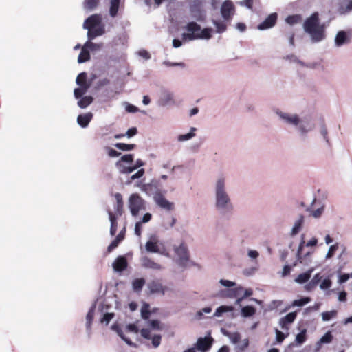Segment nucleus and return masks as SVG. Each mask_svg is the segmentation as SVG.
<instances>
[{
  "mask_svg": "<svg viewBox=\"0 0 352 352\" xmlns=\"http://www.w3.org/2000/svg\"><path fill=\"white\" fill-rule=\"evenodd\" d=\"M304 29L311 36L312 41L319 42L324 38V26L320 25L318 12L313 13L304 23Z\"/></svg>",
  "mask_w": 352,
  "mask_h": 352,
  "instance_id": "nucleus-1",
  "label": "nucleus"
},
{
  "mask_svg": "<svg viewBox=\"0 0 352 352\" xmlns=\"http://www.w3.org/2000/svg\"><path fill=\"white\" fill-rule=\"evenodd\" d=\"M187 32L182 34V39L184 41H193L197 39H210L212 37V29L205 28L201 29V25L192 21L184 27Z\"/></svg>",
  "mask_w": 352,
  "mask_h": 352,
  "instance_id": "nucleus-2",
  "label": "nucleus"
},
{
  "mask_svg": "<svg viewBox=\"0 0 352 352\" xmlns=\"http://www.w3.org/2000/svg\"><path fill=\"white\" fill-rule=\"evenodd\" d=\"M253 292L252 289H244L243 287L239 286L234 288H228L221 291V296L225 298H236V303L239 304L243 299L252 296Z\"/></svg>",
  "mask_w": 352,
  "mask_h": 352,
  "instance_id": "nucleus-3",
  "label": "nucleus"
},
{
  "mask_svg": "<svg viewBox=\"0 0 352 352\" xmlns=\"http://www.w3.org/2000/svg\"><path fill=\"white\" fill-rule=\"evenodd\" d=\"M224 188V179H218L216 185V206L217 208H226L230 204V198Z\"/></svg>",
  "mask_w": 352,
  "mask_h": 352,
  "instance_id": "nucleus-4",
  "label": "nucleus"
},
{
  "mask_svg": "<svg viewBox=\"0 0 352 352\" xmlns=\"http://www.w3.org/2000/svg\"><path fill=\"white\" fill-rule=\"evenodd\" d=\"M129 208L131 214L136 217L141 210H146V201L138 193H133L129 198Z\"/></svg>",
  "mask_w": 352,
  "mask_h": 352,
  "instance_id": "nucleus-5",
  "label": "nucleus"
},
{
  "mask_svg": "<svg viewBox=\"0 0 352 352\" xmlns=\"http://www.w3.org/2000/svg\"><path fill=\"white\" fill-rule=\"evenodd\" d=\"M174 252L177 256L178 265L182 267L186 266L190 258L187 245L184 243H182L179 246L174 247Z\"/></svg>",
  "mask_w": 352,
  "mask_h": 352,
  "instance_id": "nucleus-6",
  "label": "nucleus"
},
{
  "mask_svg": "<svg viewBox=\"0 0 352 352\" xmlns=\"http://www.w3.org/2000/svg\"><path fill=\"white\" fill-rule=\"evenodd\" d=\"M153 199L160 208L165 210L171 211L175 208L174 204L167 200L161 192H156L153 195Z\"/></svg>",
  "mask_w": 352,
  "mask_h": 352,
  "instance_id": "nucleus-7",
  "label": "nucleus"
},
{
  "mask_svg": "<svg viewBox=\"0 0 352 352\" xmlns=\"http://www.w3.org/2000/svg\"><path fill=\"white\" fill-rule=\"evenodd\" d=\"M235 8L231 1H225L221 8V13L223 18L226 20H230L234 13Z\"/></svg>",
  "mask_w": 352,
  "mask_h": 352,
  "instance_id": "nucleus-8",
  "label": "nucleus"
},
{
  "mask_svg": "<svg viewBox=\"0 0 352 352\" xmlns=\"http://www.w3.org/2000/svg\"><path fill=\"white\" fill-rule=\"evenodd\" d=\"M147 287L151 294H157L160 295H164L167 289L159 280L150 281L147 285Z\"/></svg>",
  "mask_w": 352,
  "mask_h": 352,
  "instance_id": "nucleus-9",
  "label": "nucleus"
},
{
  "mask_svg": "<svg viewBox=\"0 0 352 352\" xmlns=\"http://www.w3.org/2000/svg\"><path fill=\"white\" fill-rule=\"evenodd\" d=\"M102 24V17L100 14H95L89 16L85 21L83 27L85 29L98 28Z\"/></svg>",
  "mask_w": 352,
  "mask_h": 352,
  "instance_id": "nucleus-10",
  "label": "nucleus"
},
{
  "mask_svg": "<svg viewBox=\"0 0 352 352\" xmlns=\"http://www.w3.org/2000/svg\"><path fill=\"white\" fill-rule=\"evenodd\" d=\"M278 15L276 13L270 14L262 23L258 25V29L261 30L272 28L275 25Z\"/></svg>",
  "mask_w": 352,
  "mask_h": 352,
  "instance_id": "nucleus-11",
  "label": "nucleus"
},
{
  "mask_svg": "<svg viewBox=\"0 0 352 352\" xmlns=\"http://www.w3.org/2000/svg\"><path fill=\"white\" fill-rule=\"evenodd\" d=\"M297 313L296 311L290 312L285 316L280 318L279 324L283 329L288 330L289 325L291 324L296 319Z\"/></svg>",
  "mask_w": 352,
  "mask_h": 352,
  "instance_id": "nucleus-12",
  "label": "nucleus"
},
{
  "mask_svg": "<svg viewBox=\"0 0 352 352\" xmlns=\"http://www.w3.org/2000/svg\"><path fill=\"white\" fill-rule=\"evenodd\" d=\"M212 338H199L196 343L197 349L206 351L210 349L212 346Z\"/></svg>",
  "mask_w": 352,
  "mask_h": 352,
  "instance_id": "nucleus-13",
  "label": "nucleus"
},
{
  "mask_svg": "<svg viewBox=\"0 0 352 352\" xmlns=\"http://www.w3.org/2000/svg\"><path fill=\"white\" fill-rule=\"evenodd\" d=\"M159 104L161 106H166L168 104H175L173 94L166 90L162 91L159 99Z\"/></svg>",
  "mask_w": 352,
  "mask_h": 352,
  "instance_id": "nucleus-14",
  "label": "nucleus"
},
{
  "mask_svg": "<svg viewBox=\"0 0 352 352\" xmlns=\"http://www.w3.org/2000/svg\"><path fill=\"white\" fill-rule=\"evenodd\" d=\"M142 265L145 268L153 269L155 270H160L162 269V266L158 263L155 262L153 259L144 256L141 259Z\"/></svg>",
  "mask_w": 352,
  "mask_h": 352,
  "instance_id": "nucleus-15",
  "label": "nucleus"
},
{
  "mask_svg": "<svg viewBox=\"0 0 352 352\" xmlns=\"http://www.w3.org/2000/svg\"><path fill=\"white\" fill-rule=\"evenodd\" d=\"M127 260L124 256H118L113 263V269L117 272H122L127 267Z\"/></svg>",
  "mask_w": 352,
  "mask_h": 352,
  "instance_id": "nucleus-16",
  "label": "nucleus"
},
{
  "mask_svg": "<svg viewBox=\"0 0 352 352\" xmlns=\"http://www.w3.org/2000/svg\"><path fill=\"white\" fill-rule=\"evenodd\" d=\"M115 198L116 199V204L114 207L116 215L117 216H122L124 213V202L122 196L120 193L117 192L115 195Z\"/></svg>",
  "mask_w": 352,
  "mask_h": 352,
  "instance_id": "nucleus-17",
  "label": "nucleus"
},
{
  "mask_svg": "<svg viewBox=\"0 0 352 352\" xmlns=\"http://www.w3.org/2000/svg\"><path fill=\"white\" fill-rule=\"evenodd\" d=\"M93 118V114L91 112L80 114L77 118L78 124L82 128H85L88 126Z\"/></svg>",
  "mask_w": 352,
  "mask_h": 352,
  "instance_id": "nucleus-18",
  "label": "nucleus"
},
{
  "mask_svg": "<svg viewBox=\"0 0 352 352\" xmlns=\"http://www.w3.org/2000/svg\"><path fill=\"white\" fill-rule=\"evenodd\" d=\"M304 243L305 242L302 241L298 247V252H297V257H298V261H299V262L300 263L307 265L309 263H311V259H310L311 253L307 252V254H305V255L303 257L301 256L302 250L303 248Z\"/></svg>",
  "mask_w": 352,
  "mask_h": 352,
  "instance_id": "nucleus-19",
  "label": "nucleus"
},
{
  "mask_svg": "<svg viewBox=\"0 0 352 352\" xmlns=\"http://www.w3.org/2000/svg\"><path fill=\"white\" fill-rule=\"evenodd\" d=\"M147 252L157 253L160 252L158 241L155 237L151 238L145 245Z\"/></svg>",
  "mask_w": 352,
  "mask_h": 352,
  "instance_id": "nucleus-20",
  "label": "nucleus"
},
{
  "mask_svg": "<svg viewBox=\"0 0 352 352\" xmlns=\"http://www.w3.org/2000/svg\"><path fill=\"white\" fill-rule=\"evenodd\" d=\"M87 36L89 39H94L96 36L102 35L104 30V25H100L98 28H88Z\"/></svg>",
  "mask_w": 352,
  "mask_h": 352,
  "instance_id": "nucleus-21",
  "label": "nucleus"
},
{
  "mask_svg": "<svg viewBox=\"0 0 352 352\" xmlns=\"http://www.w3.org/2000/svg\"><path fill=\"white\" fill-rule=\"evenodd\" d=\"M109 221L111 222L110 234L114 236L116 234L118 228L117 217L111 211H108Z\"/></svg>",
  "mask_w": 352,
  "mask_h": 352,
  "instance_id": "nucleus-22",
  "label": "nucleus"
},
{
  "mask_svg": "<svg viewBox=\"0 0 352 352\" xmlns=\"http://www.w3.org/2000/svg\"><path fill=\"white\" fill-rule=\"evenodd\" d=\"M124 232L125 230L123 231H121L118 236L116 237V239L110 243V245L107 248L108 252H111L113 249H115L120 242H121L124 238Z\"/></svg>",
  "mask_w": 352,
  "mask_h": 352,
  "instance_id": "nucleus-23",
  "label": "nucleus"
},
{
  "mask_svg": "<svg viewBox=\"0 0 352 352\" xmlns=\"http://www.w3.org/2000/svg\"><path fill=\"white\" fill-rule=\"evenodd\" d=\"M314 271V268H311L306 272L300 274L296 278V281L298 283H305L307 282L311 278V274Z\"/></svg>",
  "mask_w": 352,
  "mask_h": 352,
  "instance_id": "nucleus-24",
  "label": "nucleus"
},
{
  "mask_svg": "<svg viewBox=\"0 0 352 352\" xmlns=\"http://www.w3.org/2000/svg\"><path fill=\"white\" fill-rule=\"evenodd\" d=\"M348 41L346 32L342 30L339 31L336 36L335 42L338 46H341Z\"/></svg>",
  "mask_w": 352,
  "mask_h": 352,
  "instance_id": "nucleus-25",
  "label": "nucleus"
},
{
  "mask_svg": "<svg viewBox=\"0 0 352 352\" xmlns=\"http://www.w3.org/2000/svg\"><path fill=\"white\" fill-rule=\"evenodd\" d=\"M87 74L86 72L79 74L76 78V84L80 87H89V84L87 82Z\"/></svg>",
  "mask_w": 352,
  "mask_h": 352,
  "instance_id": "nucleus-26",
  "label": "nucleus"
},
{
  "mask_svg": "<svg viewBox=\"0 0 352 352\" xmlns=\"http://www.w3.org/2000/svg\"><path fill=\"white\" fill-rule=\"evenodd\" d=\"M111 329H112L113 330L116 331L117 332V333L118 334V336H120V338H122V340H124V341L127 344H129V346H132V345L133 344V342H131V340L129 338H126V337L124 336V333H123L122 330L121 329V328L119 327V325H118V324H115L112 325Z\"/></svg>",
  "mask_w": 352,
  "mask_h": 352,
  "instance_id": "nucleus-27",
  "label": "nucleus"
},
{
  "mask_svg": "<svg viewBox=\"0 0 352 352\" xmlns=\"http://www.w3.org/2000/svg\"><path fill=\"white\" fill-rule=\"evenodd\" d=\"M145 283L146 280L143 278H136L133 280V281L132 282L133 289L136 292L142 291L144 285H145Z\"/></svg>",
  "mask_w": 352,
  "mask_h": 352,
  "instance_id": "nucleus-28",
  "label": "nucleus"
},
{
  "mask_svg": "<svg viewBox=\"0 0 352 352\" xmlns=\"http://www.w3.org/2000/svg\"><path fill=\"white\" fill-rule=\"evenodd\" d=\"M120 0H111V6L109 9V14L112 17H115L118 14Z\"/></svg>",
  "mask_w": 352,
  "mask_h": 352,
  "instance_id": "nucleus-29",
  "label": "nucleus"
},
{
  "mask_svg": "<svg viewBox=\"0 0 352 352\" xmlns=\"http://www.w3.org/2000/svg\"><path fill=\"white\" fill-rule=\"evenodd\" d=\"M94 98L91 96H84L78 102V105L81 109H85L92 103Z\"/></svg>",
  "mask_w": 352,
  "mask_h": 352,
  "instance_id": "nucleus-30",
  "label": "nucleus"
},
{
  "mask_svg": "<svg viewBox=\"0 0 352 352\" xmlns=\"http://www.w3.org/2000/svg\"><path fill=\"white\" fill-rule=\"evenodd\" d=\"M90 59V54L87 49L83 47L78 57L79 63H85Z\"/></svg>",
  "mask_w": 352,
  "mask_h": 352,
  "instance_id": "nucleus-31",
  "label": "nucleus"
},
{
  "mask_svg": "<svg viewBox=\"0 0 352 352\" xmlns=\"http://www.w3.org/2000/svg\"><path fill=\"white\" fill-rule=\"evenodd\" d=\"M233 310L234 307L232 306L221 305L216 309L214 316L219 317L222 316L223 313L232 311Z\"/></svg>",
  "mask_w": 352,
  "mask_h": 352,
  "instance_id": "nucleus-32",
  "label": "nucleus"
},
{
  "mask_svg": "<svg viewBox=\"0 0 352 352\" xmlns=\"http://www.w3.org/2000/svg\"><path fill=\"white\" fill-rule=\"evenodd\" d=\"M256 309L253 306H245L241 309V314L244 317H250L254 315Z\"/></svg>",
  "mask_w": 352,
  "mask_h": 352,
  "instance_id": "nucleus-33",
  "label": "nucleus"
},
{
  "mask_svg": "<svg viewBox=\"0 0 352 352\" xmlns=\"http://www.w3.org/2000/svg\"><path fill=\"white\" fill-rule=\"evenodd\" d=\"M150 305L147 302H144L141 307V316L144 320H148L151 315Z\"/></svg>",
  "mask_w": 352,
  "mask_h": 352,
  "instance_id": "nucleus-34",
  "label": "nucleus"
},
{
  "mask_svg": "<svg viewBox=\"0 0 352 352\" xmlns=\"http://www.w3.org/2000/svg\"><path fill=\"white\" fill-rule=\"evenodd\" d=\"M281 117L288 123L292 124L294 125H297L299 122V118L298 116L294 115L292 116H289L287 114H283Z\"/></svg>",
  "mask_w": 352,
  "mask_h": 352,
  "instance_id": "nucleus-35",
  "label": "nucleus"
},
{
  "mask_svg": "<svg viewBox=\"0 0 352 352\" xmlns=\"http://www.w3.org/2000/svg\"><path fill=\"white\" fill-rule=\"evenodd\" d=\"M306 339H307V330L303 329L302 331H301L299 333H298L296 335L295 340L298 344L300 345L306 341Z\"/></svg>",
  "mask_w": 352,
  "mask_h": 352,
  "instance_id": "nucleus-36",
  "label": "nucleus"
},
{
  "mask_svg": "<svg viewBox=\"0 0 352 352\" xmlns=\"http://www.w3.org/2000/svg\"><path fill=\"white\" fill-rule=\"evenodd\" d=\"M99 3V0H85L84 7L85 9L92 10L96 8Z\"/></svg>",
  "mask_w": 352,
  "mask_h": 352,
  "instance_id": "nucleus-37",
  "label": "nucleus"
},
{
  "mask_svg": "<svg viewBox=\"0 0 352 352\" xmlns=\"http://www.w3.org/2000/svg\"><path fill=\"white\" fill-rule=\"evenodd\" d=\"M195 130H196V129L192 127V128H191L190 131L188 133L184 134V135H179L177 138L179 142H184V141H186V140L191 139L192 138H193L195 135V134L194 133V131Z\"/></svg>",
  "mask_w": 352,
  "mask_h": 352,
  "instance_id": "nucleus-38",
  "label": "nucleus"
},
{
  "mask_svg": "<svg viewBox=\"0 0 352 352\" xmlns=\"http://www.w3.org/2000/svg\"><path fill=\"white\" fill-rule=\"evenodd\" d=\"M133 162V155L126 154L123 155L120 160L116 163L118 167H121V162L132 163Z\"/></svg>",
  "mask_w": 352,
  "mask_h": 352,
  "instance_id": "nucleus-39",
  "label": "nucleus"
},
{
  "mask_svg": "<svg viewBox=\"0 0 352 352\" xmlns=\"http://www.w3.org/2000/svg\"><path fill=\"white\" fill-rule=\"evenodd\" d=\"M115 146L122 151H131L136 146L135 144H127L124 143H116Z\"/></svg>",
  "mask_w": 352,
  "mask_h": 352,
  "instance_id": "nucleus-40",
  "label": "nucleus"
},
{
  "mask_svg": "<svg viewBox=\"0 0 352 352\" xmlns=\"http://www.w3.org/2000/svg\"><path fill=\"white\" fill-rule=\"evenodd\" d=\"M311 301L310 297H303L298 300H295L292 302V306H298L301 307L303 306L307 303H309Z\"/></svg>",
  "mask_w": 352,
  "mask_h": 352,
  "instance_id": "nucleus-41",
  "label": "nucleus"
},
{
  "mask_svg": "<svg viewBox=\"0 0 352 352\" xmlns=\"http://www.w3.org/2000/svg\"><path fill=\"white\" fill-rule=\"evenodd\" d=\"M303 216H300V219L295 223V225L292 230V235H295L298 233L303 223Z\"/></svg>",
  "mask_w": 352,
  "mask_h": 352,
  "instance_id": "nucleus-42",
  "label": "nucleus"
},
{
  "mask_svg": "<svg viewBox=\"0 0 352 352\" xmlns=\"http://www.w3.org/2000/svg\"><path fill=\"white\" fill-rule=\"evenodd\" d=\"M337 311L336 310L330 311H324L322 314V318L324 321H329L332 318L336 316Z\"/></svg>",
  "mask_w": 352,
  "mask_h": 352,
  "instance_id": "nucleus-43",
  "label": "nucleus"
},
{
  "mask_svg": "<svg viewBox=\"0 0 352 352\" xmlns=\"http://www.w3.org/2000/svg\"><path fill=\"white\" fill-rule=\"evenodd\" d=\"M214 25L217 28V32L222 33L225 32L227 29L226 24L222 21H214Z\"/></svg>",
  "mask_w": 352,
  "mask_h": 352,
  "instance_id": "nucleus-44",
  "label": "nucleus"
},
{
  "mask_svg": "<svg viewBox=\"0 0 352 352\" xmlns=\"http://www.w3.org/2000/svg\"><path fill=\"white\" fill-rule=\"evenodd\" d=\"M89 88H87L85 87H80L78 88H76L74 91V96L76 98H81L87 91Z\"/></svg>",
  "mask_w": 352,
  "mask_h": 352,
  "instance_id": "nucleus-45",
  "label": "nucleus"
},
{
  "mask_svg": "<svg viewBox=\"0 0 352 352\" xmlns=\"http://www.w3.org/2000/svg\"><path fill=\"white\" fill-rule=\"evenodd\" d=\"M285 36L289 39V44L292 46L294 45V36L295 34L289 28V30L285 31Z\"/></svg>",
  "mask_w": 352,
  "mask_h": 352,
  "instance_id": "nucleus-46",
  "label": "nucleus"
},
{
  "mask_svg": "<svg viewBox=\"0 0 352 352\" xmlns=\"http://www.w3.org/2000/svg\"><path fill=\"white\" fill-rule=\"evenodd\" d=\"M94 316V308H91V309H89V311H88L87 316H86L87 326L88 329H90V327H91V324L92 323Z\"/></svg>",
  "mask_w": 352,
  "mask_h": 352,
  "instance_id": "nucleus-47",
  "label": "nucleus"
},
{
  "mask_svg": "<svg viewBox=\"0 0 352 352\" xmlns=\"http://www.w3.org/2000/svg\"><path fill=\"white\" fill-rule=\"evenodd\" d=\"M115 314L113 313H106L100 319V322L108 324L109 322L113 318Z\"/></svg>",
  "mask_w": 352,
  "mask_h": 352,
  "instance_id": "nucleus-48",
  "label": "nucleus"
},
{
  "mask_svg": "<svg viewBox=\"0 0 352 352\" xmlns=\"http://www.w3.org/2000/svg\"><path fill=\"white\" fill-rule=\"evenodd\" d=\"M333 340V336L331 331L327 332L320 340L321 343H330Z\"/></svg>",
  "mask_w": 352,
  "mask_h": 352,
  "instance_id": "nucleus-49",
  "label": "nucleus"
},
{
  "mask_svg": "<svg viewBox=\"0 0 352 352\" xmlns=\"http://www.w3.org/2000/svg\"><path fill=\"white\" fill-rule=\"evenodd\" d=\"M332 281L330 278H327L324 279L320 285V287L322 289H327L331 287Z\"/></svg>",
  "mask_w": 352,
  "mask_h": 352,
  "instance_id": "nucleus-50",
  "label": "nucleus"
},
{
  "mask_svg": "<svg viewBox=\"0 0 352 352\" xmlns=\"http://www.w3.org/2000/svg\"><path fill=\"white\" fill-rule=\"evenodd\" d=\"M101 46H102L101 44H98V43H93L91 41H88L86 43V44L85 45L84 47L85 48H88L91 50H96L100 49L101 47Z\"/></svg>",
  "mask_w": 352,
  "mask_h": 352,
  "instance_id": "nucleus-51",
  "label": "nucleus"
},
{
  "mask_svg": "<svg viewBox=\"0 0 352 352\" xmlns=\"http://www.w3.org/2000/svg\"><path fill=\"white\" fill-rule=\"evenodd\" d=\"M300 16L292 15V16H289L286 19V21L287 23H289L290 25H293V24L297 23L300 21Z\"/></svg>",
  "mask_w": 352,
  "mask_h": 352,
  "instance_id": "nucleus-52",
  "label": "nucleus"
},
{
  "mask_svg": "<svg viewBox=\"0 0 352 352\" xmlns=\"http://www.w3.org/2000/svg\"><path fill=\"white\" fill-rule=\"evenodd\" d=\"M338 244L331 245L328 250V252L326 255V258H331L334 255V254H335L336 251L338 250Z\"/></svg>",
  "mask_w": 352,
  "mask_h": 352,
  "instance_id": "nucleus-53",
  "label": "nucleus"
},
{
  "mask_svg": "<svg viewBox=\"0 0 352 352\" xmlns=\"http://www.w3.org/2000/svg\"><path fill=\"white\" fill-rule=\"evenodd\" d=\"M120 168V172L122 173H124V174H129V173H131L132 172H133L135 170H136V167H134L133 166H122Z\"/></svg>",
  "mask_w": 352,
  "mask_h": 352,
  "instance_id": "nucleus-54",
  "label": "nucleus"
},
{
  "mask_svg": "<svg viewBox=\"0 0 352 352\" xmlns=\"http://www.w3.org/2000/svg\"><path fill=\"white\" fill-rule=\"evenodd\" d=\"M350 278H352V272L351 274H343L339 276L338 282L342 284L346 282Z\"/></svg>",
  "mask_w": 352,
  "mask_h": 352,
  "instance_id": "nucleus-55",
  "label": "nucleus"
},
{
  "mask_svg": "<svg viewBox=\"0 0 352 352\" xmlns=\"http://www.w3.org/2000/svg\"><path fill=\"white\" fill-rule=\"evenodd\" d=\"M230 338L231 340V341L234 343V344H236L238 343L240 340H241V335L238 332H234L233 333H231L230 336Z\"/></svg>",
  "mask_w": 352,
  "mask_h": 352,
  "instance_id": "nucleus-56",
  "label": "nucleus"
},
{
  "mask_svg": "<svg viewBox=\"0 0 352 352\" xmlns=\"http://www.w3.org/2000/svg\"><path fill=\"white\" fill-rule=\"evenodd\" d=\"M161 336L160 335H155L153 338H152V344L153 345L154 347H157L160 344V342H161Z\"/></svg>",
  "mask_w": 352,
  "mask_h": 352,
  "instance_id": "nucleus-57",
  "label": "nucleus"
},
{
  "mask_svg": "<svg viewBox=\"0 0 352 352\" xmlns=\"http://www.w3.org/2000/svg\"><path fill=\"white\" fill-rule=\"evenodd\" d=\"M220 283L222 285H223L225 287H234L236 285V283L234 282H232V281H230L228 280H224V279H221Z\"/></svg>",
  "mask_w": 352,
  "mask_h": 352,
  "instance_id": "nucleus-58",
  "label": "nucleus"
},
{
  "mask_svg": "<svg viewBox=\"0 0 352 352\" xmlns=\"http://www.w3.org/2000/svg\"><path fill=\"white\" fill-rule=\"evenodd\" d=\"M141 336L146 338V339H150L151 338V331L148 329L143 328L140 331Z\"/></svg>",
  "mask_w": 352,
  "mask_h": 352,
  "instance_id": "nucleus-59",
  "label": "nucleus"
},
{
  "mask_svg": "<svg viewBox=\"0 0 352 352\" xmlns=\"http://www.w3.org/2000/svg\"><path fill=\"white\" fill-rule=\"evenodd\" d=\"M107 150H108V155L111 157H118L121 155V153H120L113 148H107Z\"/></svg>",
  "mask_w": 352,
  "mask_h": 352,
  "instance_id": "nucleus-60",
  "label": "nucleus"
},
{
  "mask_svg": "<svg viewBox=\"0 0 352 352\" xmlns=\"http://www.w3.org/2000/svg\"><path fill=\"white\" fill-rule=\"evenodd\" d=\"M126 329L128 331L138 333L139 331L138 327L135 324H129L126 326Z\"/></svg>",
  "mask_w": 352,
  "mask_h": 352,
  "instance_id": "nucleus-61",
  "label": "nucleus"
},
{
  "mask_svg": "<svg viewBox=\"0 0 352 352\" xmlns=\"http://www.w3.org/2000/svg\"><path fill=\"white\" fill-rule=\"evenodd\" d=\"M276 341L279 343L282 342L284 339L285 338V336L283 333L276 329Z\"/></svg>",
  "mask_w": 352,
  "mask_h": 352,
  "instance_id": "nucleus-62",
  "label": "nucleus"
},
{
  "mask_svg": "<svg viewBox=\"0 0 352 352\" xmlns=\"http://www.w3.org/2000/svg\"><path fill=\"white\" fill-rule=\"evenodd\" d=\"M152 219V215L151 213H146L144 214V215L142 217V219L140 221H139L140 223H141L142 224V223H146L148 221H150Z\"/></svg>",
  "mask_w": 352,
  "mask_h": 352,
  "instance_id": "nucleus-63",
  "label": "nucleus"
},
{
  "mask_svg": "<svg viewBox=\"0 0 352 352\" xmlns=\"http://www.w3.org/2000/svg\"><path fill=\"white\" fill-rule=\"evenodd\" d=\"M142 224L139 221L135 223V233L137 236H140L142 234Z\"/></svg>",
  "mask_w": 352,
  "mask_h": 352,
  "instance_id": "nucleus-64",
  "label": "nucleus"
}]
</instances>
